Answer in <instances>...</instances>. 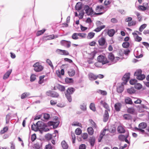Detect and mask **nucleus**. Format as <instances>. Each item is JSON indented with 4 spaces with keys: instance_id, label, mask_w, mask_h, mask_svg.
<instances>
[{
    "instance_id": "1",
    "label": "nucleus",
    "mask_w": 149,
    "mask_h": 149,
    "mask_svg": "<svg viewBox=\"0 0 149 149\" xmlns=\"http://www.w3.org/2000/svg\"><path fill=\"white\" fill-rule=\"evenodd\" d=\"M147 126V124L144 122L141 123L139 125V128L135 127L136 130L138 131L140 134H141L145 136H149V133L143 129H145Z\"/></svg>"
},
{
    "instance_id": "2",
    "label": "nucleus",
    "mask_w": 149,
    "mask_h": 149,
    "mask_svg": "<svg viewBox=\"0 0 149 149\" xmlns=\"http://www.w3.org/2000/svg\"><path fill=\"white\" fill-rule=\"evenodd\" d=\"M98 62L95 64V65L97 67H100L101 65H100V64L101 65H104L109 63L106 58L102 55H100L98 56L97 58Z\"/></svg>"
},
{
    "instance_id": "3",
    "label": "nucleus",
    "mask_w": 149,
    "mask_h": 149,
    "mask_svg": "<svg viewBox=\"0 0 149 149\" xmlns=\"http://www.w3.org/2000/svg\"><path fill=\"white\" fill-rule=\"evenodd\" d=\"M107 8L103 7L102 5L97 6L95 9V11L98 13H95V15H100L104 13L107 10Z\"/></svg>"
},
{
    "instance_id": "4",
    "label": "nucleus",
    "mask_w": 149,
    "mask_h": 149,
    "mask_svg": "<svg viewBox=\"0 0 149 149\" xmlns=\"http://www.w3.org/2000/svg\"><path fill=\"white\" fill-rule=\"evenodd\" d=\"M108 58L111 61L112 64L115 63L120 59V58L119 57H114V55L111 53L109 54Z\"/></svg>"
},
{
    "instance_id": "5",
    "label": "nucleus",
    "mask_w": 149,
    "mask_h": 149,
    "mask_svg": "<svg viewBox=\"0 0 149 149\" xmlns=\"http://www.w3.org/2000/svg\"><path fill=\"white\" fill-rule=\"evenodd\" d=\"M34 70L36 72H40L42 71L43 69V67L40 63L37 62L33 65Z\"/></svg>"
},
{
    "instance_id": "6",
    "label": "nucleus",
    "mask_w": 149,
    "mask_h": 149,
    "mask_svg": "<svg viewBox=\"0 0 149 149\" xmlns=\"http://www.w3.org/2000/svg\"><path fill=\"white\" fill-rule=\"evenodd\" d=\"M42 122L41 121H38L36 123V125L33 123L31 125L32 130L35 131H37L39 127H41L42 125Z\"/></svg>"
},
{
    "instance_id": "7",
    "label": "nucleus",
    "mask_w": 149,
    "mask_h": 149,
    "mask_svg": "<svg viewBox=\"0 0 149 149\" xmlns=\"http://www.w3.org/2000/svg\"><path fill=\"white\" fill-rule=\"evenodd\" d=\"M123 84H125L124 82L122 83H118L117 86L116 91L118 93H122L124 90Z\"/></svg>"
},
{
    "instance_id": "8",
    "label": "nucleus",
    "mask_w": 149,
    "mask_h": 149,
    "mask_svg": "<svg viewBox=\"0 0 149 149\" xmlns=\"http://www.w3.org/2000/svg\"><path fill=\"white\" fill-rule=\"evenodd\" d=\"M84 9L86 11V13L88 15H92L93 13V11L91 8L87 5H85L84 7Z\"/></svg>"
},
{
    "instance_id": "9",
    "label": "nucleus",
    "mask_w": 149,
    "mask_h": 149,
    "mask_svg": "<svg viewBox=\"0 0 149 149\" xmlns=\"http://www.w3.org/2000/svg\"><path fill=\"white\" fill-rule=\"evenodd\" d=\"M130 73H127L124 75L122 78V80L124 81L123 82H124L125 84H126L129 79L130 78Z\"/></svg>"
},
{
    "instance_id": "10",
    "label": "nucleus",
    "mask_w": 149,
    "mask_h": 149,
    "mask_svg": "<svg viewBox=\"0 0 149 149\" xmlns=\"http://www.w3.org/2000/svg\"><path fill=\"white\" fill-rule=\"evenodd\" d=\"M61 44L67 47H69L70 46L71 42L70 41H68L65 40H62L61 41Z\"/></svg>"
},
{
    "instance_id": "11",
    "label": "nucleus",
    "mask_w": 149,
    "mask_h": 149,
    "mask_svg": "<svg viewBox=\"0 0 149 149\" xmlns=\"http://www.w3.org/2000/svg\"><path fill=\"white\" fill-rule=\"evenodd\" d=\"M106 40L104 38L102 37L100 38L98 40L99 45L101 46H103L105 45L106 43Z\"/></svg>"
},
{
    "instance_id": "12",
    "label": "nucleus",
    "mask_w": 149,
    "mask_h": 149,
    "mask_svg": "<svg viewBox=\"0 0 149 149\" xmlns=\"http://www.w3.org/2000/svg\"><path fill=\"white\" fill-rule=\"evenodd\" d=\"M109 118V115L108 110H106L105 111L104 115L103 121L104 122H107Z\"/></svg>"
},
{
    "instance_id": "13",
    "label": "nucleus",
    "mask_w": 149,
    "mask_h": 149,
    "mask_svg": "<svg viewBox=\"0 0 149 149\" xmlns=\"http://www.w3.org/2000/svg\"><path fill=\"white\" fill-rule=\"evenodd\" d=\"M88 75L89 79L91 80H94L97 79V76L92 73H89Z\"/></svg>"
},
{
    "instance_id": "14",
    "label": "nucleus",
    "mask_w": 149,
    "mask_h": 149,
    "mask_svg": "<svg viewBox=\"0 0 149 149\" xmlns=\"http://www.w3.org/2000/svg\"><path fill=\"white\" fill-rule=\"evenodd\" d=\"M106 131H108V130L106 129H104L101 132V133L99 136V138L98 139L99 142H100L103 136L105 135V132Z\"/></svg>"
},
{
    "instance_id": "15",
    "label": "nucleus",
    "mask_w": 149,
    "mask_h": 149,
    "mask_svg": "<svg viewBox=\"0 0 149 149\" xmlns=\"http://www.w3.org/2000/svg\"><path fill=\"white\" fill-rule=\"evenodd\" d=\"M117 130L120 133H123L125 132L124 127L122 126H118L117 128Z\"/></svg>"
},
{
    "instance_id": "16",
    "label": "nucleus",
    "mask_w": 149,
    "mask_h": 149,
    "mask_svg": "<svg viewBox=\"0 0 149 149\" xmlns=\"http://www.w3.org/2000/svg\"><path fill=\"white\" fill-rule=\"evenodd\" d=\"M122 104L120 103H117L114 105V107L116 110L117 111H119L121 107Z\"/></svg>"
},
{
    "instance_id": "17",
    "label": "nucleus",
    "mask_w": 149,
    "mask_h": 149,
    "mask_svg": "<svg viewBox=\"0 0 149 149\" xmlns=\"http://www.w3.org/2000/svg\"><path fill=\"white\" fill-rule=\"evenodd\" d=\"M132 34L134 35L135 41L140 42L141 40V38L139 37L136 33L133 32L132 33Z\"/></svg>"
},
{
    "instance_id": "18",
    "label": "nucleus",
    "mask_w": 149,
    "mask_h": 149,
    "mask_svg": "<svg viewBox=\"0 0 149 149\" xmlns=\"http://www.w3.org/2000/svg\"><path fill=\"white\" fill-rule=\"evenodd\" d=\"M100 103L105 108L109 111V106L107 103L102 100L101 101Z\"/></svg>"
},
{
    "instance_id": "19",
    "label": "nucleus",
    "mask_w": 149,
    "mask_h": 149,
    "mask_svg": "<svg viewBox=\"0 0 149 149\" xmlns=\"http://www.w3.org/2000/svg\"><path fill=\"white\" fill-rule=\"evenodd\" d=\"M138 107V109L140 112H142L143 111L142 110L143 109H147L148 108L144 104H141L140 105H138L137 107Z\"/></svg>"
},
{
    "instance_id": "20",
    "label": "nucleus",
    "mask_w": 149,
    "mask_h": 149,
    "mask_svg": "<svg viewBox=\"0 0 149 149\" xmlns=\"http://www.w3.org/2000/svg\"><path fill=\"white\" fill-rule=\"evenodd\" d=\"M82 8V6L81 2L77 3L75 6V9L78 11L80 10Z\"/></svg>"
},
{
    "instance_id": "21",
    "label": "nucleus",
    "mask_w": 149,
    "mask_h": 149,
    "mask_svg": "<svg viewBox=\"0 0 149 149\" xmlns=\"http://www.w3.org/2000/svg\"><path fill=\"white\" fill-rule=\"evenodd\" d=\"M115 33V31L113 29H111L108 30V34L110 37L113 36Z\"/></svg>"
},
{
    "instance_id": "22",
    "label": "nucleus",
    "mask_w": 149,
    "mask_h": 149,
    "mask_svg": "<svg viewBox=\"0 0 149 149\" xmlns=\"http://www.w3.org/2000/svg\"><path fill=\"white\" fill-rule=\"evenodd\" d=\"M127 112L132 114H134L135 113V110L133 108H129L127 109Z\"/></svg>"
},
{
    "instance_id": "23",
    "label": "nucleus",
    "mask_w": 149,
    "mask_h": 149,
    "mask_svg": "<svg viewBox=\"0 0 149 149\" xmlns=\"http://www.w3.org/2000/svg\"><path fill=\"white\" fill-rule=\"evenodd\" d=\"M125 102L127 104H132L133 103L131 98L127 97L125 99Z\"/></svg>"
},
{
    "instance_id": "24",
    "label": "nucleus",
    "mask_w": 149,
    "mask_h": 149,
    "mask_svg": "<svg viewBox=\"0 0 149 149\" xmlns=\"http://www.w3.org/2000/svg\"><path fill=\"white\" fill-rule=\"evenodd\" d=\"M68 73L69 76L72 77L75 74V71L74 70L70 69L68 71Z\"/></svg>"
},
{
    "instance_id": "25",
    "label": "nucleus",
    "mask_w": 149,
    "mask_h": 149,
    "mask_svg": "<svg viewBox=\"0 0 149 149\" xmlns=\"http://www.w3.org/2000/svg\"><path fill=\"white\" fill-rule=\"evenodd\" d=\"M61 145L63 149H67L68 148V146L66 143L65 141H63L61 142Z\"/></svg>"
},
{
    "instance_id": "26",
    "label": "nucleus",
    "mask_w": 149,
    "mask_h": 149,
    "mask_svg": "<svg viewBox=\"0 0 149 149\" xmlns=\"http://www.w3.org/2000/svg\"><path fill=\"white\" fill-rule=\"evenodd\" d=\"M78 36L79 39H84L86 37V34L84 33H78Z\"/></svg>"
},
{
    "instance_id": "27",
    "label": "nucleus",
    "mask_w": 149,
    "mask_h": 149,
    "mask_svg": "<svg viewBox=\"0 0 149 149\" xmlns=\"http://www.w3.org/2000/svg\"><path fill=\"white\" fill-rule=\"evenodd\" d=\"M74 91V89L73 88H68L66 94H72Z\"/></svg>"
},
{
    "instance_id": "28",
    "label": "nucleus",
    "mask_w": 149,
    "mask_h": 149,
    "mask_svg": "<svg viewBox=\"0 0 149 149\" xmlns=\"http://www.w3.org/2000/svg\"><path fill=\"white\" fill-rule=\"evenodd\" d=\"M97 92L103 95H106L107 94V92L106 91H102L100 89L97 90Z\"/></svg>"
},
{
    "instance_id": "29",
    "label": "nucleus",
    "mask_w": 149,
    "mask_h": 149,
    "mask_svg": "<svg viewBox=\"0 0 149 149\" xmlns=\"http://www.w3.org/2000/svg\"><path fill=\"white\" fill-rule=\"evenodd\" d=\"M105 27V25H102L96 28L94 31L97 32L100 31L102 29L104 28Z\"/></svg>"
},
{
    "instance_id": "30",
    "label": "nucleus",
    "mask_w": 149,
    "mask_h": 149,
    "mask_svg": "<svg viewBox=\"0 0 149 149\" xmlns=\"http://www.w3.org/2000/svg\"><path fill=\"white\" fill-rule=\"evenodd\" d=\"M78 33H74L72 36V38L75 40H77L79 39V38L78 36Z\"/></svg>"
},
{
    "instance_id": "31",
    "label": "nucleus",
    "mask_w": 149,
    "mask_h": 149,
    "mask_svg": "<svg viewBox=\"0 0 149 149\" xmlns=\"http://www.w3.org/2000/svg\"><path fill=\"white\" fill-rule=\"evenodd\" d=\"M127 92L128 93L132 94L134 93L135 92V90L133 87H131L127 89Z\"/></svg>"
},
{
    "instance_id": "32",
    "label": "nucleus",
    "mask_w": 149,
    "mask_h": 149,
    "mask_svg": "<svg viewBox=\"0 0 149 149\" xmlns=\"http://www.w3.org/2000/svg\"><path fill=\"white\" fill-rule=\"evenodd\" d=\"M87 131L88 133L90 135H92L93 134L94 132L93 130L91 127H89L88 128Z\"/></svg>"
},
{
    "instance_id": "33",
    "label": "nucleus",
    "mask_w": 149,
    "mask_h": 149,
    "mask_svg": "<svg viewBox=\"0 0 149 149\" xmlns=\"http://www.w3.org/2000/svg\"><path fill=\"white\" fill-rule=\"evenodd\" d=\"M95 33H94L91 32L89 33L87 37L88 39H91L93 38L94 36Z\"/></svg>"
},
{
    "instance_id": "34",
    "label": "nucleus",
    "mask_w": 149,
    "mask_h": 149,
    "mask_svg": "<svg viewBox=\"0 0 149 149\" xmlns=\"http://www.w3.org/2000/svg\"><path fill=\"white\" fill-rule=\"evenodd\" d=\"M95 138L93 137H91L89 141L91 146H94V143H95Z\"/></svg>"
},
{
    "instance_id": "35",
    "label": "nucleus",
    "mask_w": 149,
    "mask_h": 149,
    "mask_svg": "<svg viewBox=\"0 0 149 149\" xmlns=\"http://www.w3.org/2000/svg\"><path fill=\"white\" fill-rule=\"evenodd\" d=\"M30 95V93H24L21 95V98L22 99H24Z\"/></svg>"
},
{
    "instance_id": "36",
    "label": "nucleus",
    "mask_w": 149,
    "mask_h": 149,
    "mask_svg": "<svg viewBox=\"0 0 149 149\" xmlns=\"http://www.w3.org/2000/svg\"><path fill=\"white\" fill-rule=\"evenodd\" d=\"M51 96L52 97H57L59 96L58 94L56 92L52 91L51 92Z\"/></svg>"
},
{
    "instance_id": "37",
    "label": "nucleus",
    "mask_w": 149,
    "mask_h": 149,
    "mask_svg": "<svg viewBox=\"0 0 149 149\" xmlns=\"http://www.w3.org/2000/svg\"><path fill=\"white\" fill-rule=\"evenodd\" d=\"M51 125H53V127L54 128H56L58 125L59 122L58 121H56V122H51Z\"/></svg>"
},
{
    "instance_id": "38",
    "label": "nucleus",
    "mask_w": 149,
    "mask_h": 149,
    "mask_svg": "<svg viewBox=\"0 0 149 149\" xmlns=\"http://www.w3.org/2000/svg\"><path fill=\"white\" fill-rule=\"evenodd\" d=\"M142 73V70L140 69H139L136 70L134 74V76L137 77Z\"/></svg>"
},
{
    "instance_id": "39",
    "label": "nucleus",
    "mask_w": 149,
    "mask_h": 149,
    "mask_svg": "<svg viewBox=\"0 0 149 149\" xmlns=\"http://www.w3.org/2000/svg\"><path fill=\"white\" fill-rule=\"evenodd\" d=\"M134 87L137 89H140L142 87V85L139 83H136L134 85Z\"/></svg>"
},
{
    "instance_id": "40",
    "label": "nucleus",
    "mask_w": 149,
    "mask_h": 149,
    "mask_svg": "<svg viewBox=\"0 0 149 149\" xmlns=\"http://www.w3.org/2000/svg\"><path fill=\"white\" fill-rule=\"evenodd\" d=\"M136 77L137 79L139 80H142L145 78V76L144 74H141L138 76H137Z\"/></svg>"
},
{
    "instance_id": "41",
    "label": "nucleus",
    "mask_w": 149,
    "mask_h": 149,
    "mask_svg": "<svg viewBox=\"0 0 149 149\" xmlns=\"http://www.w3.org/2000/svg\"><path fill=\"white\" fill-rule=\"evenodd\" d=\"M65 96L68 101L69 102H71L72 101V97L71 94L65 93Z\"/></svg>"
},
{
    "instance_id": "42",
    "label": "nucleus",
    "mask_w": 149,
    "mask_h": 149,
    "mask_svg": "<svg viewBox=\"0 0 149 149\" xmlns=\"http://www.w3.org/2000/svg\"><path fill=\"white\" fill-rule=\"evenodd\" d=\"M90 108L93 111H96L95 107V104L94 103H91L90 105Z\"/></svg>"
},
{
    "instance_id": "43",
    "label": "nucleus",
    "mask_w": 149,
    "mask_h": 149,
    "mask_svg": "<svg viewBox=\"0 0 149 149\" xmlns=\"http://www.w3.org/2000/svg\"><path fill=\"white\" fill-rule=\"evenodd\" d=\"M75 132L77 135H79L81 133L82 131L80 128H78L75 130Z\"/></svg>"
},
{
    "instance_id": "44",
    "label": "nucleus",
    "mask_w": 149,
    "mask_h": 149,
    "mask_svg": "<svg viewBox=\"0 0 149 149\" xmlns=\"http://www.w3.org/2000/svg\"><path fill=\"white\" fill-rule=\"evenodd\" d=\"M146 24H143L141 25L139 28V30L140 32H142L143 30L146 27Z\"/></svg>"
},
{
    "instance_id": "45",
    "label": "nucleus",
    "mask_w": 149,
    "mask_h": 149,
    "mask_svg": "<svg viewBox=\"0 0 149 149\" xmlns=\"http://www.w3.org/2000/svg\"><path fill=\"white\" fill-rule=\"evenodd\" d=\"M126 136V135H124L122 134L118 136V139L119 140L122 141H124L125 138Z\"/></svg>"
},
{
    "instance_id": "46",
    "label": "nucleus",
    "mask_w": 149,
    "mask_h": 149,
    "mask_svg": "<svg viewBox=\"0 0 149 149\" xmlns=\"http://www.w3.org/2000/svg\"><path fill=\"white\" fill-rule=\"evenodd\" d=\"M138 9L142 11H144L147 10V7L143 6H139L138 7Z\"/></svg>"
},
{
    "instance_id": "47",
    "label": "nucleus",
    "mask_w": 149,
    "mask_h": 149,
    "mask_svg": "<svg viewBox=\"0 0 149 149\" xmlns=\"http://www.w3.org/2000/svg\"><path fill=\"white\" fill-rule=\"evenodd\" d=\"M8 130V127H4L3 130H1L0 132V134H3L5 133Z\"/></svg>"
},
{
    "instance_id": "48",
    "label": "nucleus",
    "mask_w": 149,
    "mask_h": 149,
    "mask_svg": "<svg viewBox=\"0 0 149 149\" xmlns=\"http://www.w3.org/2000/svg\"><path fill=\"white\" fill-rule=\"evenodd\" d=\"M46 61L47 63L50 66L52 69H53L54 68V66L52 64V63L51 61L49 59H47L46 60Z\"/></svg>"
},
{
    "instance_id": "49",
    "label": "nucleus",
    "mask_w": 149,
    "mask_h": 149,
    "mask_svg": "<svg viewBox=\"0 0 149 149\" xmlns=\"http://www.w3.org/2000/svg\"><path fill=\"white\" fill-rule=\"evenodd\" d=\"M9 76V71L8 70L4 75L3 79H7Z\"/></svg>"
},
{
    "instance_id": "50",
    "label": "nucleus",
    "mask_w": 149,
    "mask_h": 149,
    "mask_svg": "<svg viewBox=\"0 0 149 149\" xmlns=\"http://www.w3.org/2000/svg\"><path fill=\"white\" fill-rule=\"evenodd\" d=\"M90 122L91 124V125L94 128H97V126L95 123L92 120H90Z\"/></svg>"
},
{
    "instance_id": "51",
    "label": "nucleus",
    "mask_w": 149,
    "mask_h": 149,
    "mask_svg": "<svg viewBox=\"0 0 149 149\" xmlns=\"http://www.w3.org/2000/svg\"><path fill=\"white\" fill-rule=\"evenodd\" d=\"M137 82V80L136 79H131L130 81V83L132 85H134Z\"/></svg>"
},
{
    "instance_id": "52",
    "label": "nucleus",
    "mask_w": 149,
    "mask_h": 149,
    "mask_svg": "<svg viewBox=\"0 0 149 149\" xmlns=\"http://www.w3.org/2000/svg\"><path fill=\"white\" fill-rule=\"evenodd\" d=\"M123 117L125 120H129L131 119L130 116L129 114H125L123 115Z\"/></svg>"
},
{
    "instance_id": "53",
    "label": "nucleus",
    "mask_w": 149,
    "mask_h": 149,
    "mask_svg": "<svg viewBox=\"0 0 149 149\" xmlns=\"http://www.w3.org/2000/svg\"><path fill=\"white\" fill-rule=\"evenodd\" d=\"M94 55L92 57H91V58H89L87 60V62L89 64H92L94 62L93 61L94 58Z\"/></svg>"
},
{
    "instance_id": "54",
    "label": "nucleus",
    "mask_w": 149,
    "mask_h": 149,
    "mask_svg": "<svg viewBox=\"0 0 149 149\" xmlns=\"http://www.w3.org/2000/svg\"><path fill=\"white\" fill-rule=\"evenodd\" d=\"M45 149H54V147L52 146L51 144H49L46 146Z\"/></svg>"
},
{
    "instance_id": "55",
    "label": "nucleus",
    "mask_w": 149,
    "mask_h": 149,
    "mask_svg": "<svg viewBox=\"0 0 149 149\" xmlns=\"http://www.w3.org/2000/svg\"><path fill=\"white\" fill-rule=\"evenodd\" d=\"M45 31V29H44L43 30H41L39 31H38L36 33V35L37 36H39L42 34H43Z\"/></svg>"
},
{
    "instance_id": "56",
    "label": "nucleus",
    "mask_w": 149,
    "mask_h": 149,
    "mask_svg": "<svg viewBox=\"0 0 149 149\" xmlns=\"http://www.w3.org/2000/svg\"><path fill=\"white\" fill-rule=\"evenodd\" d=\"M71 135L72 139V143L73 144L75 143L76 137L74 134L73 133H71Z\"/></svg>"
},
{
    "instance_id": "57",
    "label": "nucleus",
    "mask_w": 149,
    "mask_h": 149,
    "mask_svg": "<svg viewBox=\"0 0 149 149\" xmlns=\"http://www.w3.org/2000/svg\"><path fill=\"white\" fill-rule=\"evenodd\" d=\"M80 108L83 111H85L86 109V104L85 103H84L81 105Z\"/></svg>"
},
{
    "instance_id": "58",
    "label": "nucleus",
    "mask_w": 149,
    "mask_h": 149,
    "mask_svg": "<svg viewBox=\"0 0 149 149\" xmlns=\"http://www.w3.org/2000/svg\"><path fill=\"white\" fill-rule=\"evenodd\" d=\"M129 43L127 42H124L122 44L123 47L126 48L128 47L129 46Z\"/></svg>"
},
{
    "instance_id": "59",
    "label": "nucleus",
    "mask_w": 149,
    "mask_h": 149,
    "mask_svg": "<svg viewBox=\"0 0 149 149\" xmlns=\"http://www.w3.org/2000/svg\"><path fill=\"white\" fill-rule=\"evenodd\" d=\"M43 117L45 119L47 120L49 118L50 115L47 113H44L43 114Z\"/></svg>"
},
{
    "instance_id": "60",
    "label": "nucleus",
    "mask_w": 149,
    "mask_h": 149,
    "mask_svg": "<svg viewBox=\"0 0 149 149\" xmlns=\"http://www.w3.org/2000/svg\"><path fill=\"white\" fill-rule=\"evenodd\" d=\"M136 22L135 21H133L131 22H128V25L129 26H134L136 25Z\"/></svg>"
},
{
    "instance_id": "61",
    "label": "nucleus",
    "mask_w": 149,
    "mask_h": 149,
    "mask_svg": "<svg viewBox=\"0 0 149 149\" xmlns=\"http://www.w3.org/2000/svg\"><path fill=\"white\" fill-rule=\"evenodd\" d=\"M36 79V76L34 74H32L30 77V81H34Z\"/></svg>"
},
{
    "instance_id": "62",
    "label": "nucleus",
    "mask_w": 149,
    "mask_h": 149,
    "mask_svg": "<svg viewBox=\"0 0 149 149\" xmlns=\"http://www.w3.org/2000/svg\"><path fill=\"white\" fill-rule=\"evenodd\" d=\"M65 82L68 83H72L73 81V80L72 78H67L65 79Z\"/></svg>"
},
{
    "instance_id": "63",
    "label": "nucleus",
    "mask_w": 149,
    "mask_h": 149,
    "mask_svg": "<svg viewBox=\"0 0 149 149\" xmlns=\"http://www.w3.org/2000/svg\"><path fill=\"white\" fill-rule=\"evenodd\" d=\"M54 38V35H50L48 36H47V40H50L51 39H53Z\"/></svg>"
},
{
    "instance_id": "64",
    "label": "nucleus",
    "mask_w": 149,
    "mask_h": 149,
    "mask_svg": "<svg viewBox=\"0 0 149 149\" xmlns=\"http://www.w3.org/2000/svg\"><path fill=\"white\" fill-rule=\"evenodd\" d=\"M45 137L46 138L49 140L51 139L52 138V134H47L45 135Z\"/></svg>"
}]
</instances>
